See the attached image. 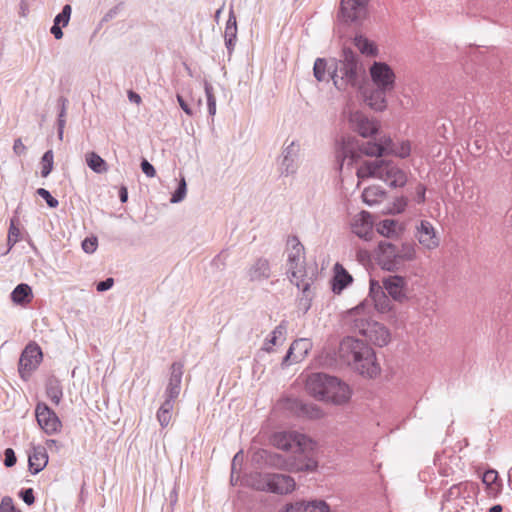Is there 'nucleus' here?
Instances as JSON below:
<instances>
[{
    "instance_id": "54",
    "label": "nucleus",
    "mask_w": 512,
    "mask_h": 512,
    "mask_svg": "<svg viewBox=\"0 0 512 512\" xmlns=\"http://www.w3.org/2000/svg\"><path fill=\"white\" fill-rule=\"evenodd\" d=\"M20 236L19 229L15 226L14 221H11L9 232H8V243L10 246H13L15 243L18 242Z\"/></svg>"
},
{
    "instance_id": "27",
    "label": "nucleus",
    "mask_w": 512,
    "mask_h": 512,
    "mask_svg": "<svg viewBox=\"0 0 512 512\" xmlns=\"http://www.w3.org/2000/svg\"><path fill=\"white\" fill-rule=\"evenodd\" d=\"M281 512H329V506L323 500L296 502L288 504Z\"/></svg>"
},
{
    "instance_id": "12",
    "label": "nucleus",
    "mask_w": 512,
    "mask_h": 512,
    "mask_svg": "<svg viewBox=\"0 0 512 512\" xmlns=\"http://www.w3.org/2000/svg\"><path fill=\"white\" fill-rule=\"evenodd\" d=\"M370 75L377 88L392 91L395 86V73L392 68L384 62H374L370 69Z\"/></svg>"
},
{
    "instance_id": "16",
    "label": "nucleus",
    "mask_w": 512,
    "mask_h": 512,
    "mask_svg": "<svg viewBox=\"0 0 512 512\" xmlns=\"http://www.w3.org/2000/svg\"><path fill=\"white\" fill-rule=\"evenodd\" d=\"M378 263L387 271H396L400 268L398 247L388 241H381L378 245Z\"/></svg>"
},
{
    "instance_id": "11",
    "label": "nucleus",
    "mask_w": 512,
    "mask_h": 512,
    "mask_svg": "<svg viewBox=\"0 0 512 512\" xmlns=\"http://www.w3.org/2000/svg\"><path fill=\"white\" fill-rule=\"evenodd\" d=\"M42 360V351L36 344H28L23 350L20 359L18 371L20 376L25 379L38 367Z\"/></svg>"
},
{
    "instance_id": "64",
    "label": "nucleus",
    "mask_w": 512,
    "mask_h": 512,
    "mask_svg": "<svg viewBox=\"0 0 512 512\" xmlns=\"http://www.w3.org/2000/svg\"><path fill=\"white\" fill-rule=\"evenodd\" d=\"M119 198L122 203L127 202L128 200V191L125 186H122L119 191Z\"/></svg>"
},
{
    "instance_id": "55",
    "label": "nucleus",
    "mask_w": 512,
    "mask_h": 512,
    "mask_svg": "<svg viewBox=\"0 0 512 512\" xmlns=\"http://www.w3.org/2000/svg\"><path fill=\"white\" fill-rule=\"evenodd\" d=\"M5 459H4V465L6 467H12L16 464V455L12 448H7L4 451Z\"/></svg>"
},
{
    "instance_id": "59",
    "label": "nucleus",
    "mask_w": 512,
    "mask_h": 512,
    "mask_svg": "<svg viewBox=\"0 0 512 512\" xmlns=\"http://www.w3.org/2000/svg\"><path fill=\"white\" fill-rule=\"evenodd\" d=\"M114 284L113 278H107L97 283L96 289L98 292H104L109 290Z\"/></svg>"
},
{
    "instance_id": "39",
    "label": "nucleus",
    "mask_w": 512,
    "mask_h": 512,
    "mask_svg": "<svg viewBox=\"0 0 512 512\" xmlns=\"http://www.w3.org/2000/svg\"><path fill=\"white\" fill-rule=\"evenodd\" d=\"M173 401L165 399L157 412V419L162 427L169 425L172 418Z\"/></svg>"
},
{
    "instance_id": "22",
    "label": "nucleus",
    "mask_w": 512,
    "mask_h": 512,
    "mask_svg": "<svg viewBox=\"0 0 512 512\" xmlns=\"http://www.w3.org/2000/svg\"><path fill=\"white\" fill-rule=\"evenodd\" d=\"M369 296L374 303V307L381 313H385L391 310L392 304L390 296L385 291L383 285L376 280H370V291Z\"/></svg>"
},
{
    "instance_id": "38",
    "label": "nucleus",
    "mask_w": 512,
    "mask_h": 512,
    "mask_svg": "<svg viewBox=\"0 0 512 512\" xmlns=\"http://www.w3.org/2000/svg\"><path fill=\"white\" fill-rule=\"evenodd\" d=\"M411 152V144L409 141H401L399 143H395L391 139V144L387 147L386 155H394L400 158H406L410 155Z\"/></svg>"
},
{
    "instance_id": "62",
    "label": "nucleus",
    "mask_w": 512,
    "mask_h": 512,
    "mask_svg": "<svg viewBox=\"0 0 512 512\" xmlns=\"http://www.w3.org/2000/svg\"><path fill=\"white\" fill-rule=\"evenodd\" d=\"M460 487H461V484L453 485L452 487H450V489L448 490V496L449 497H459L460 493H461Z\"/></svg>"
},
{
    "instance_id": "14",
    "label": "nucleus",
    "mask_w": 512,
    "mask_h": 512,
    "mask_svg": "<svg viewBox=\"0 0 512 512\" xmlns=\"http://www.w3.org/2000/svg\"><path fill=\"white\" fill-rule=\"evenodd\" d=\"M283 407L299 417L320 419L324 416L322 409L313 403H305L296 398H286Z\"/></svg>"
},
{
    "instance_id": "57",
    "label": "nucleus",
    "mask_w": 512,
    "mask_h": 512,
    "mask_svg": "<svg viewBox=\"0 0 512 512\" xmlns=\"http://www.w3.org/2000/svg\"><path fill=\"white\" fill-rule=\"evenodd\" d=\"M141 169L147 177H154L156 174V170H155L154 166L150 162H148L146 159L142 160Z\"/></svg>"
},
{
    "instance_id": "51",
    "label": "nucleus",
    "mask_w": 512,
    "mask_h": 512,
    "mask_svg": "<svg viewBox=\"0 0 512 512\" xmlns=\"http://www.w3.org/2000/svg\"><path fill=\"white\" fill-rule=\"evenodd\" d=\"M0 512H21L18 510L13 503V499L9 496L2 498L0 503Z\"/></svg>"
},
{
    "instance_id": "34",
    "label": "nucleus",
    "mask_w": 512,
    "mask_h": 512,
    "mask_svg": "<svg viewBox=\"0 0 512 512\" xmlns=\"http://www.w3.org/2000/svg\"><path fill=\"white\" fill-rule=\"evenodd\" d=\"M11 299L16 304L29 303L32 299V289L28 284L21 283L11 293Z\"/></svg>"
},
{
    "instance_id": "5",
    "label": "nucleus",
    "mask_w": 512,
    "mask_h": 512,
    "mask_svg": "<svg viewBox=\"0 0 512 512\" xmlns=\"http://www.w3.org/2000/svg\"><path fill=\"white\" fill-rule=\"evenodd\" d=\"M288 246L287 275L298 289L307 292L312 279L306 274L304 246L296 236L289 238Z\"/></svg>"
},
{
    "instance_id": "31",
    "label": "nucleus",
    "mask_w": 512,
    "mask_h": 512,
    "mask_svg": "<svg viewBox=\"0 0 512 512\" xmlns=\"http://www.w3.org/2000/svg\"><path fill=\"white\" fill-rule=\"evenodd\" d=\"M388 91L381 89V88H375L372 90L369 95L365 96V102L368 106H370L372 109L376 111H382L386 108V93Z\"/></svg>"
},
{
    "instance_id": "3",
    "label": "nucleus",
    "mask_w": 512,
    "mask_h": 512,
    "mask_svg": "<svg viewBox=\"0 0 512 512\" xmlns=\"http://www.w3.org/2000/svg\"><path fill=\"white\" fill-rule=\"evenodd\" d=\"M365 74V68L358 56L351 49L345 48L343 59L335 67L331 78L338 90L346 91L348 88H360Z\"/></svg>"
},
{
    "instance_id": "25",
    "label": "nucleus",
    "mask_w": 512,
    "mask_h": 512,
    "mask_svg": "<svg viewBox=\"0 0 512 512\" xmlns=\"http://www.w3.org/2000/svg\"><path fill=\"white\" fill-rule=\"evenodd\" d=\"M312 347V343L309 339L301 338L295 340L289 350L287 351L286 356L284 357V362H300L302 361L306 355L308 354L309 350Z\"/></svg>"
},
{
    "instance_id": "18",
    "label": "nucleus",
    "mask_w": 512,
    "mask_h": 512,
    "mask_svg": "<svg viewBox=\"0 0 512 512\" xmlns=\"http://www.w3.org/2000/svg\"><path fill=\"white\" fill-rule=\"evenodd\" d=\"M351 396L352 389L350 386L339 378L334 377L324 402L339 406L345 405L350 401Z\"/></svg>"
},
{
    "instance_id": "60",
    "label": "nucleus",
    "mask_w": 512,
    "mask_h": 512,
    "mask_svg": "<svg viewBox=\"0 0 512 512\" xmlns=\"http://www.w3.org/2000/svg\"><path fill=\"white\" fill-rule=\"evenodd\" d=\"M177 101L181 107V109L189 116L193 115L192 109L189 107V105L186 103V101L183 99L181 95H177Z\"/></svg>"
},
{
    "instance_id": "2",
    "label": "nucleus",
    "mask_w": 512,
    "mask_h": 512,
    "mask_svg": "<svg viewBox=\"0 0 512 512\" xmlns=\"http://www.w3.org/2000/svg\"><path fill=\"white\" fill-rule=\"evenodd\" d=\"M369 310L370 305L367 301H363L348 312L352 328L374 345L386 346L391 339L390 332L384 325L369 320Z\"/></svg>"
},
{
    "instance_id": "10",
    "label": "nucleus",
    "mask_w": 512,
    "mask_h": 512,
    "mask_svg": "<svg viewBox=\"0 0 512 512\" xmlns=\"http://www.w3.org/2000/svg\"><path fill=\"white\" fill-rule=\"evenodd\" d=\"M300 145L292 141L283 147L279 157V172L282 176L294 175L299 167Z\"/></svg>"
},
{
    "instance_id": "37",
    "label": "nucleus",
    "mask_w": 512,
    "mask_h": 512,
    "mask_svg": "<svg viewBox=\"0 0 512 512\" xmlns=\"http://www.w3.org/2000/svg\"><path fill=\"white\" fill-rule=\"evenodd\" d=\"M88 167L95 173L102 174L108 171L107 163L95 152H88L85 156Z\"/></svg>"
},
{
    "instance_id": "29",
    "label": "nucleus",
    "mask_w": 512,
    "mask_h": 512,
    "mask_svg": "<svg viewBox=\"0 0 512 512\" xmlns=\"http://www.w3.org/2000/svg\"><path fill=\"white\" fill-rule=\"evenodd\" d=\"M334 272L335 275L332 280V290L335 294H340L349 284L352 283L353 278L339 263L335 264Z\"/></svg>"
},
{
    "instance_id": "45",
    "label": "nucleus",
    "mask_w": 512,
    "mask_h": 512,
    "mask_svg": "<svg viewBox=\"0 0 512 512\" xmlns=\"http://www.w3.org/2000/svg\"><path fill=\"white\" fill-rule=\"evenodd\" d=\"M42 169H41V175L42 177H47L52 169H53V152L52 150H48L44 153L42 156Z\"/></svg>"
},
{
    "instance_id": "19",
    "label": "nucleus",
    "mask_w": 512,
    "mask_h": 512,
    "mask_svg": "<svg viewBox=\"0 0 512 512\" xmlns=\"http://www.w3.org/2000/svg\"><path fill=\"white\" fill-rule=\"evenodd\" d=\"M383 287L388 295L397 302L407 299V279L400 275H390L383 278Z\"/></svg>"
},
{
    "instance_id": "46",
    "label": "nucleus",
    "mask_w": 512,
    "mask_h": 512,
    "mask_svg": "<svg viewBox=\"0 0 512 512\" xmlns=\"http://www.w3.org/2000/svg\"><path fill=\"white\" fill-rule=\"evenodd\" d=\"M72 8L69 4H66L62 11L55 17L54 23L57 25H61L65 27L68 25L70 17H71Z\"/></svg>"
},
{
    "instance_id": "47",
    "label": "nucleus",
    "mask_w": 512,
    "mask_h": 512,
    "mask_svg": "<svg viewBox=\"0 0 512 512\" xmlns=\"http://www.w3.org/2000/svg\"><path fill=\"white\" fill-rule=\"evenodd\" d=\"M186 181L185 178H181L178 188L175 190V192L172 194V197L170 199L171 203H179L181 202L185 196H186Z\"/></svg>"
},
{
    "instance_id": "32",
    "label": "nucleus",
    "mask_w": 512,
    "mask_h": 512,
    "mask_svg": "<svg viewBox=\"0 0 512 512\" xmlns=\"http://www.w3.org/2000/svg\"><path fill=\"white\" fill-rule=\"evenodd\" d=\"M287 331V325L285 321H282L271 333V337L266 340L263 346V350L266 352L272 351V346L278 345L285 340V334Z\"/></svg>"
},
{
    "instance_id": "8",
    "label": "nucleus",
    "mask_w": 512,
    "mask_h": 512,
    "mask_svg": "<svg viewBox=\"0 0 512 512\" xmlns=\"http://www.w3.org/2000/svg\"><path fill=\"white\" fill-rule=\"evenodd\" d=\"M295 481L285 474H266L253 486L257 490L269 491L277 494H287L295 488Z\"/></svg>"
},
{
    "instance_id": "20",
    "label": "nucleus",
    "mask_w": 512,
    "mask_h": 512,
    "mask_svg": "<svg viewBox=\"0 0 512 512\" xmlns=\"http://www.w3.org/2000/svg\"><path fill=\"white\" fill-rule=\"evenodd\" d=\"M351 127L362 137H369L378 130L377 124L359 111L350 112L348 116Z\"/></svg>"
},
{
    "instance_id": "58",
    "label": "nucleus",
    "mask_w": 512,
    "mask_h": 512,
    "mask_svg": "<svg viewBox=\"0 0 512 512\" xmlns=\"http://www.w3.org/2000/svg\"><path fill=\"white\" fill-rule=\"evenodd\" d=\"M27 151V147L23 144L21 138H17L14 140V144H13V152L17 155V156H21V155H24Z\"/></svg>"
},
{
    "instance_id": "36",
    "label": "nucleus",
    "mask_w": 512,
    "mask_h": 512,
    "mask_svg": "<svg viewBox=\"0 0 512 512\" xmlns=\"http://www.w3.org/2000/svg\"><path fill=\"white\" fill-rule=\"evenodd\" d=\"M385 197V192L378 186H370L362 192V199L367 205L380 203Z\"/></svg>"
},
{
    "instance_id": "63",
    "label": "nucleus",
    "mask_w": 512,
    "mask_h": 512,
    "mask_svg": "<svg viewBox=\"0 0 512 512\" xmlns=\"http://www.w3.org/2000/svg\"><path fill=\"white\" fill-rule=\"evenodd\" d=\"M243 459L242 451L235 454L233 460H232V473H234L236 465L240 464Z\"/></svg>"
},
{
    "instance_id": "41",
    "label": "nucleus",
    "mask_w": 512,
    "mask_h": 512,
    "mask_svg": "<svg viewBox=\"0 0 512 512\" xmlns=\"http://www.w3.org/2000/svg\"><path fill=\"white\" fill-rule=\"evenodd\" d=\"M398 223L393 219H385L377 226V232L383 236L391 237L396 233Z\"/></svg>"
},
{
    "instance_id": "4",
    "label": "nucleus",
    "mask_w": 512,
    "mask_h": 512,
    "mask_svg": "<svg viewBox=\"0 0 512 512\" xmlns=\"http://www.w3.org/2000/svg\"><path fill=\"white\" fill-rule=\"evenodd\" d=\"M356 174L359 179L378 178L395 188L402 187L407 182V176L403 170L383 159L365 161L357 168Z\"/></svg>"
},
{
    "instance_id": "48",
    "label": "nucleus",
    "mask_w": 512,
    "mask_h": 512,
    "mask_svg": "<svg viewBox=\"0 0 512 512\" xmlns=\"http://www.w3.org/2000/svg\"><path fill=\"white\" fill-rule=\"evenodd\" d=\"M343 159L340 164V168L342 169L344 164L346 163L347 166H352L355 162L359 159V154L357 152H354L348 148L343 149Z\"/></svg>"
},
{
    "instance_id": "43",
    "label": "nucleus",
    "mask_w": 512,
    "mask_h": 512,
    "mask_svg": "<svg viewBox=\"0 0 512 512\" xmlns=\"http://www.w3.org/2000/svg\"><path fill=\"white\" fill-rule=\"evenodd\" d=\"M205 94L207 98L208 113L210 116H214L216 113V98L213 94V87L210 83H204Z\"/></svg>"
},
{
    "instance_id": "33",
    "label": "nucleus",
    "mask_w": 512,
    "mask_h": 512,
    "mask_svg": "<svg viewBox=\"0 0 512 512\" xmlns=\"http://www.w3.org/2000/svg\"><path fill=\"white\" fill-rule=\"evenodd\" d=\"M354 45L361 54L367 57H375L378 54V49L375 43L363 35L355 36Z\"/></svg>"
},
{
    "instance_id": "23",
    "label": "nucleus",
    "mask_w": 512,
    "mask_h": 512,
    "mask_svg": "<svg viewBox=\"0 0 512 512\" xmlns=\"http://www.w3.org/2000/svg\"><path fill=\"white\" fill-rule=\"evenodd\" d=\"M247 277L251 282H263L271 276V266L268 259L259 257L247 269Z\"/></svg>"
},
{
    "instance_id": "6",
    "label": "nucleus",
    "mask_w": 512,
    "mask_h": 512,
    "mask_svg": "<svg viewBox=\"0 0 512 512\" xmlns=\"http://www.w3.org/2000/svg\"><path fill=\"white\" fill-rule=\"evenodd\" d=\"M272 444L283 451H291L293 456L312 455L314 442L304 434L296 431H283L275 433L271 438Z\"/></svg>"
},
{
    "instance_id": "1",
    "label": "nucleus",
    "mask_w": 512,
    "mask_h": 512,
    "mask_svg": "<svg viewBox=\"0 0 512 512\" xmlns=\"http://www.w3.org/2000/svg\"><path fill=\"white\" fill-rule=\"evenodd\" d=\"M335 356L337 363L348 366L363 377L374 378L380 373L374 350L363 340L344 338Z\"/></svg>"
},
{
    "instance_id": "52",
    "label": "nucleus",
    "mask_w": 512,
    "mask_h": 512,
    "mask_svg": "<svg viewBox=\"0 0 512 512\" xmlns=\"http://www.w3.org/2000/svg\"><path fill=\"white\" fill-rule=\"evenodd\" d=\"M68 100L64 97L59 98V104H60V112L58 114L57 119V125L58 126H65L66 120V107H67Z\"/></svg>"
},
{
    "instance_id": "30",
    "label": "nucleus",
    "mask_w": 512,
    "mask_h": 512,
    "mask_svg": "<svg viewBox=\"0 0 512 512\" xmlns=\"http://www.w3.org/2000/svg\"><path fill=\"white\" fill-rule=\"evenodd\" d=\"M225 46L229 52L232 53L235 47L236 39H237V21L236 16L231 9L229 12V17L226 23L225 32H224Z\"/></svg>"
},
{
    "instance_id": "24",
    "label": "nucleus",
    "mask_w": 512,
    "mask_h": 512,
    "mask_svg": "<svg viewBox=\"0 0 512 512\" xmlns=\"http://www.w3.org/2000/svg\"><path fill=\"white\" fill-rule=\"evenodd\" d=\"M183 364L175 362L171 366L169 382L165 391L167 400L174 401L180 394Z\"/></svg>"
},
{
    "instance_id": "7",
    "label": "nucleus",
    "mask_w": 512,
    "mask_h": 512,
    "mask_svg": "<svg viewBox=\"0 0 512 512\" xmlns=\"http://www.w3.org/2000/svg\"><path fill=\"white\" fill-rule=\"evenodd\" d=\"M256 456L265 460V463L272 467L289 471H313L317 467V461L313 455H305V458L301 456L285 458L280 454L261 450L256 453Z\"/></svg>"
},
{
    "instance_id": "13",
    "label": "nucleus",
    "mask_w": 512,
    "mask_h": 512,
    "mask_svg": "<svg viewBox=\"0 0 512 512\" xmlns=\"http://www.w3.org/2000/svg\"><path fill=\"white\" fill-rule=\"evenodd\" d=\"M35 416L39 426L46 434L52 435L60 430L61 421L47 404L38 403L35 409Z\"/></svg>"
},
{
    "instance_id": "61",
    "label": "nucleus",
    "mask_w": 512,
    "mask_h": 512,
    "mask_svg": "<svg viewBox=\"0 0 512 512\" xmlns=\"http://www.w3.org/2000/svg\"><path fill=\"white\" fill-rule=\"evenodd\" d=\"M51 33L54 35L56 39H61L63 37V32L61 29V25L53 24L51 27Z\"/></svg>"
},
{
    "instance_id": "50",
    "label": "nucleus",
    "mask_w": 512,
    "mask_h": 512,
    "mask_svg": "<svg viewBox=\"0 0 512 512\" xmlns=\"http://www.w3.org/2000/svg\"><path fill=\"white\" fill-rule=\"evenodd\" d=\"M302 290V297L298 300V307L299 309L303 310L304 313H306L310 307H311V292H310V289L305 292L303 289Z\"/></svg>"
},
{
    "instance_id": "53",
    "label": "nucleus",
    "mask_w": 512,
    "mask_h": 512,
    "mask_svg": "<svg viewBox=\"0 0 512 512\" xmlns=\"http://www.w3.org/2000/svg\"><path fill=\"white\" fill-rule=\"evenodd\" d=\"M97 245H98V241H97L96 237L85 238L82 242V249L86 253L91 254V253L95 252Z\"/></svg>"
},
{
    "instance_id": "44",
    "label": "nucleus",
    "mask_w": 512,
    "mask_h": 512,
    "mask_svg": "<svg viewBox=\"0 0 512 512\" xmlns=\"http://www.w3.org/2000/svg\"><path fill=\"white\" fill-rule=\"evenodd\" d=\"M326 67L327 63L326 60L323 58H317L314 67H313V73L315 78L321 82L326 80Z\"/></svg>"
},
{
    "instance_id": "56",
    "label": "nucleus",
    "mask_w": 512,
    "mask_h": 512,
    "mask_svg": "<svg viewBox=\"0 0 512 512\" xmlns=\"http://www.w3.org/2000/svg\"><path fill=\"white\" fill-rule=\"evenodd\" d=\"M19 495L27 505H32L35 501V497H34L32 488H27V489L21 490Z\"/></svg>"
},
{
    "instance_id": "21",
    "label": "nucleus",
    "mask_w": 512,
    "mask_h": 512,
    "mask_svg": "<svg viewBox=\"0 0 512 512\" xmlns=\"http://www.w3.org/2000/svg\"><path fill=\"white\" fill-rule=\"evenodd\" d=\"M416 237L419 243L428 250L437 248L440 243V239L433 225L427 220H422L420 224L416 226Z\"/></svg>"
},
{
    "instance_id": "42",
    "label": "nucleus",
    "mask_w": 512,
    "mask_h": 512,
    "mask_svg": "<svg viewBox=\"0 0 512 512\" xmlns=\"http://www.w3.org/2000/svg\"><path fill=\"white\" fill-rule=\"evenodd\" d=\"M498 480V473L496 470L489 469L487 470L482 477V482L486 485L489 493H494L495 495L498 493V490H495L494 485Z\"/></svg>"
},
{
    "instance_id": "15",
    "label": "nucleus",
    "mask_w": 512,
    "mask_h": 512,
    "mask_svg": "<svg viewBox=\"0 0 512 512\" xmlns=\"http://www.w3.org/2000/svg\"><path fill=\"white\" fill-rule=\"evenodd\" d=\"M333 378L334 376L323 373H314L310 375L306 382L307 392L315 399L325 401Z\"/></svg>"
},
{
    "instance_id": "49",
    "label": "nucleus",
    "mask_w": 512,
    "mask_h": 512,
    "mask_svg": "<svg viewBox=\"0 0 512 512\" xmlns=\"http://www.w3.org/2000/svg\"><path fill=\"white\" fill-rule=\"evenodd\" d=\"M36 193L41 197L43 198L47 205L50 207V208H56L58 205H59V202L56 198H54L51 193L46 190L45 188H38Z\"/></svg>"
},
{
    "instance_id": "17",
    "label": "nucleus",
    "mask_w": 512,
    "mask_h": 512,
    "mask_svg": "<svg viewBox=\"0 0 512 512\" xmlns=\"http://www.w3.org/2000/svg\"><path fill=\"white\" fill-rule=\"evenodd\" d=\"M350 227L353 234L365 241H371L375 235L372 216L367 211H361L354 215L351 219Z\"/></svg>"
},
{
    "instance_id": "35",
    "label": "nucleus",
    "mask_w": 512,
    "mask_h": 512,
    "mask_svg": "<svg viewBox=\"0 0 512 512\" xmlns=\"http://www.w3.org/2000/svg\"><path fill=\"white\" fill-rule=\"evenodd\" d=\"M47 397L55 404L58 405L62 399L63 391L60 381L56 378H50L46 383Z\"/></svg>"
},
{
    "instance_id": "40",
    "label": "nucleus",
    "mask_w": 512,
    "mask_h": 512,
    "mask_svg": "<svg viewBox=\"0 0 512 512\" xmlns=\"http://www.w3.org/2000/svg\"><path fill=\"white\" fill-rule=\"evenodd\" d=\"M398 258L400 260V266L405 261H412L416 258V249L413 244L405 243L398 248Z\"/></svg>"
},
{
    "instance_id": "28",
    "label": "nucleus",
    "mask_w": 512,
    "mask_h": 512,
    "mask_svg": "<svg viewBox=\"0 0 512 512\" xmlns=\"http://www.w3.org/2000/svg\"><path fill=\"white\" fill-rule=\"evenodd\" d=\"M48 463V455L44 447H33L32 452L29 454L28 464L32 474H37L42 471Z\"/></svg>"
},
{
    "instance_id": "9",
    "label": "nucleus",
    "mask_w": 512,
    "mask_h": 512,
    "mask_svg": "<svg viewBox=\"0 0 512 512\" xmlns=\"http://www.w3.org/2000/svg\"><path fill=\"white\" fill-rule=\"evenodd\" d=\"M370 0H341L340 18L345 23L360 24L368 14Z\"/></svg>"
},
{
    "instance_id": "26",
    "label": "nucleus",
    "mask_w": 512,
    "mask_h": 512,
    "mask_svg": "<svg viewBox=\"0 0 512 512\" xmlns=\"http://www.w3.org/2000/svg\"><path fill=\"white\" fill-rule=\"evenodd\" d=\"M391 144V138L383 136L378 142L367 141L359 145L362 154L370 157H381L386 155L387 147Z\"/></svg>"
}]
</instances>
